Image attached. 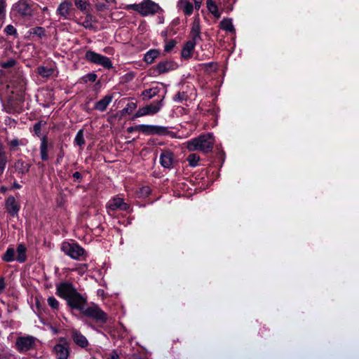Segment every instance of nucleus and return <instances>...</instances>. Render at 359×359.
<instances>
[{"mask_svg":"<svg viewBox=\"0 0 359 359\" xmlns=\"http://www.w3.org/2000/svg\"><path fill=\"white\" fill-rule=\"evenodd\" d=\"M57 293L60 297L67 300L71 307L80 311L83 310L86 300L71 285L67 283L60 285L57 287Z\"/></svg>","mask_w":359,"mask_h":359,"instance_id":"f257e3e1","label":"nucleus"},{"mask_svg":"<svg viewBox=\"0 0 359 359\" xmlns=\"http://www.w3.org/2000/svg\"><path fill=\"white\" fill-rule=\"evenodd\" d=\"M213 145V139L210 135H202L187 143V148L190 151L200 150L203 152L210 151Z\"/></svg>","mask_w":359,"mask_h":359,"instance_id":"f03ea898","label":"nucleus"},{"mask_svg":"<svg viewBox=\"0 0 359 359\" xmlns=\"http://www.w3.org/2000/svg\"><path fill=\"white\" fill-rule=\"evenodd\" d=\"M127 8H132L137 11L142 15H152L158 12L160 10L159 6L151 0H144L140 4L129 5L127 6Z\"/></svg>","mask_w":359,"mask_h":359,"instance_id":"7ed1b4c3","label":"nucleus"},{"mask_svg":"<svg viewBox=\"0 0 359 359\" xmlns=\"http://www.w3.org/2000/svg\"><path fill=\"white\" fill-rule=\"evenodd\" d=\"M62 250L73 259H80L84 255V250L79 245L74 243H63Z\"/></svg>","mask_w":359,"mask_h":359,"instance_id":"20e7f679","label":"nucleus"},{"mask_svg":"<svg viewBox=\"0 0 359 359\" xmlns=\"http://www.w3.org/2000/svg\"><path fill=\"white\" fill-rule=\"evenodd\" d=\"M83 313L87 317L95 319L97 322L104 323L107 320L106 314L101 311L97 306H91L82 311Z\"/></svg>","mask_w":359,"mask_h":359,"instance_id":"39448f33","label":"nucleus"},{"mask_svg":"<svg viewBox=\"0 0 359 359\" xmlns=\"http://www.w3.org/2000/svg\"><path fill=\"white\" fill-rule=\"evenodd\" d=\"M86 57L88 60L100 65L104 67H109L111 66V62L109 58L93 51H88L86 54Z\"/></svg>","mask_w":359,"mask_h":359,"instance_id":"423d86ee","label":"nucleus"},{"mask_svg":"<svg viewBox=\"0 0 359 359\" xmlns=\"http://www.w3.org/2000/svg\"><path fill=\"white\" fill-rule=\"evenodd\" d=\"M161 109V102L152 103L149 105L140 109L135 114V117H140L145 115L154 114Z\"/></svg>","mask_w":359,"mask_h":359,"instance_id":"0eeeda50","label":"nucleus"},{"mask_svg":"<svg viewBox=\"0 0 359 359\" xmlns=\"http://www.w3.org/2000/svg\"><path fill=\"white\" fill-rule=\"evenodd\" d=\"M34 344V339L31 337H20L16 346L20 351H26L30 349Z\"/></svg>","mask_w":359,"mask_h":359,"instance_id":"6e6552de","label":"nucleus"},{"mask_svg":"<svg viewBox=\"0 0 359 359\" xmlns=\"http://www.w3.org/2000/svg\"><path fill=\"white\" fill-rule=\"evenodd\" d=\"M14 10L22 15H29L32 14V8L25 0H21L14 6Z\"/></svg>","mask_w":359,"mask_h":359,"instance_id":"1a4fd4ad","label":"nucleus"},{"mask_svg":"<svg viewBox=\"0 0 359 359\" xmlns=\"http://www.w3.org/2000/svg\"><path fill=\"white\" fill-rule=\"evenodd\" d=\"M107 208L109 211L116 210H126L128 208V205L124 203L122 198H114L109 201Z\"/></svg>","mask_w":359,"mask_h":359,"instance_id":"9d476101","label":"nucleus"},{"mask_svg":"<svg viewBox=\"0 0 359 359\" xmlns=\"http://www.w3.org/2000/svg\"><path fill=\"white\" fill-rule=\"evenodd\" d=\"M196 43V41L194 40H189L188 41L184 48L182 50V57L184 59H189L192 56V53L194 48V46Z\"/></svg>","mask_w":359,"mask_h":359,"instance_id":"9b49d317","label":"nucleus"},{"mask_svg":"<svg viewBox=\"0 0 359 359\" xmlns=\"http://www.w3.org/2000/svg\"><path fill=\"white\" fill-rule=\"evenodd\" d=\"M177 65L175 62L170 61H164L160 62L156 67V71L158 74H163L170 70L175 69Z\"/></svg>","mask_w":359,"mask_h":359,"instance_id":"f8f14e48","label":"nucleus"},{"mask_svg":"<svg viewBox=\"0 0 359 359\" xmlns=\"http://www.w3.org/2000/svg\"><path fill=\"white\" fill-rule=\"evenodd\" d=\"M174 162L173 155L171 152L164 151L161 155V163L165 168H170Z\"/></svg>","mask_w":359,"mask_h":359,"instance_id":"ddd939ff","label":"nucleus"},{"mask_svg":"<svg viewBox=\"0 0 359 359\" xmlns=\"http://www.w3.org/2000/svg\"><path fill=\"white\" fill-rule=\"evenodd\" d=\"M191 39L197 41L200 39V20L198 15H196L194 18V21L191 27Z\"/></svg>","mask_w":359,"mask_h":359,"instance_id":"4468645a","label":"nucleus"},{"mask_svg":"<svg viewBox=\"0 0 359 359\" xmlns=\"http://www.w3.org/2000/svg\"><path fill=\"white\" fill-rule=\"evenodd\" d=\"M55 351L57 359H67L68 357L69 352L64 341L55 346Z\"/></svg>","mask_w":359,"mask_h":359,"instance_id":"2eb2a0df","label":"nucleus"},{"mask_svg":"<svg viewBox=\"0 0 359 359\" xmlns=\"http://www.w3.org/2000/svg\"><path fill=\"white\" fill-rule=\"evenodd\" d=\"M72 7V4L70 2L64 1L59 6L57 12L60 15L67 18L71 14Z\"/></svg>","mask_w":359,"mask_h":359,"instance_id":"dca6fc26","label":"nucleus"},{"mask_svg":"<svg viewBox=\"0 0 359 359\" xmlns=\"http://www.w3.org/2000/svg\"><path fill=\"white\" fill-rule=\"evenodd\" d=\"M6 209L8 212L12 215H15L19 210V205L15 201V198L13 197H9L6 201Z\"/></svg>","mask_w":359,"mask_h":359,"instance_id":"f3484780","label":"nucleus"},{"mask_svg":"<svg viewBox=\"0 0 359 359\" xmlns=\"http://www.w3.org/2000/svg\"><path fill=\"white\" fill-rule=\"evenodd\" d=\"M75 5L77 7V8H79L86 14L90 13L91 11L90 5L86 0H76Z\"/></svg>","mask_w":359,"mask_h":359,"instance_id":"a211bd4d","label":"nucleus"},{"mask_svg":"<svg viewBox=\"0 0 359 359\" xmlns=\"http://www.w3.org/2000/svg\"><path fill=\"white\" fill-rule=\"evenodd\" d=\"M26 251L25 246L22 244H20L17 248L15 259L20 262H23L26 260Z\"/></svg>","mask_w":359,"mask_h":359,"instance_id":"6ab92c4d","label":"nucleus"},{"mask_svg":"<svg viewBox=\"0 0 359 359\" xmlns=\"http://www.w3.org/2000/svg\"><path fill=\"white\" fill-rule=\"evenodd\" d=\"M179 8L186 14L191 15L193 11L192 4L187 0H181L179 2Z\"/></svg>","mask_w":359,"mask_h":359,"instance_id":"aec40b11","label":"nucleus"},{"mask_svg":"<svg viewBox=\"0 0 359 359\" xmlns=\"http://www.w3.org/2000/svg\"><path fill=\"white\" fill-rule=\"evenodd\" d=\"M206 5L208 11L216 18H220L221 13L218 10L217 6L212 0H207Z\"/></svg>","mask_w":359,"mask_h":359,"instance_id":"412c9836","label":"nucleus"},{"mask_svg":"<svg viewBox=\"0 0 359 359\" xmlns=\"http://www.w3.org/2000/svg\"><path fill=\"white\" fill-rule=\"evenodd\" d=\"M111 99L112 97L111 95L105 96L102 100L96 103L95 108L100 111H104L111 101Z\"/></svg>","mask_w":359,"mask_h":359,"instance_id":"4be33fe9","label":"nucleus"},{"mask_svg":"<svg viewBox=\"0 0 359 359\" xmlns=\"http://www.w3.org/2000/svg\"><path fill=\"white\" fill-rule=\"evenodd\" d=\"M73 339L74 341L81 347H86L88 345V341L86 337L79 333L74 332Z\"/></svg>","mask_w":359,"mask_h":359,"instance_id":"5701e85b","label":"nucleus"},{"mask_svg":"<svg viewBox=\"0 0 359 359\" xmlns=\"http://www.w3.org/2000/svg\"><path fill=\"white\" fill-rule=\"evenodd\" d=\"M158 51L156 50H151L144 55V60L147 63L151 64L154 62V59L158 56Z\"/></svg>","mask_w":359,"mask_h":359,"instance_id":"b1692460","label":"nucleus"},{"mask_svg":"<svg viewBox=\"0 0 359 359\" xmlns=\"http://www.w3.org/2000/svg\"><path fill=\"white\" fill-rule=\"evenodd\" d=\"M38 73L43 77H49L54 74L55 70L53 68L40 67L38 68Z\"/></svg>","mask_w":359,"mask_h":359,"instance_id":"393cba45","label":"nucleus"},{"mask_svg":"<svg viewBox=\"0 0 359 359\" xmlns=\"http://www.w3.org/2000/svg\"><path fill=\"white\" fill-rule=\"evenodd\" d=\"M142 130L148 133H162L164 131V128L155 126H142Z\"/></svg>","mask_w":359,"mask_h":359,"instance_id":"a878e982","label":"nucleus"},{"mask_svg":"<svg viewBox=\"0 0 359 359\" xmlns=\"http://www.w3.org/2000/svg\"><path fill=\"white\" fill-rule=\"evenodd\" d=\"M3 259L5 262H12L15 259V251L13 248H8L4 254Z\"/></svg>","mask_w":359,"mask_h":359,"instance_id":"bb28decb","label":"nucleus"},{"mask_svg":"<svg viewBox=\"0 0 359 359\" xmlns=\"http://www.w3.org/2000/svg\"><path fill=\"white\" fill-rule=\"evenodd\" d=\"M95 21V18L90 13L86 14L85 20L83 21V25L86 28H93V23Z\"/></svg>","mask_w":359,"mask_h":359,"instance_id":"cd10ccee","label":"nucleus"},{"mask_svg":"<svg viewBox=\"0 0 359 359\" xmlns=\"http://www.w3.org/2000/svg\"><path fill=\"white\" fill-rule=\"evenodd\" d=\"M221 27L226 31L233 32V27L231 20L224 19L221 22Z\"/></svg>","mask_w":359,"mask_h":359,"instance_id":"c85d7f7f","label":"nucleus"},{"mask_svg":"<svg viewBox=\"0 0 359 359\" xmlns=\"http://www.w3.org/2000/svg\"><path fill=\"white\" fill-rule=\"evenodd\" d=\"M75 142H76V144L79 145V147H81L82 145L84 144L85 141H84L82 130H80L78 132L76 137L75 138Z\"/></svg>","mask_w":359,"mask_h":359,"instance_id":"c756f323","label":"nucleus"},{"mask_svg":"<svg viewBox=\"0 0 359 359\" xmlns=\"http://www.w3.org/2000/svg\"><path fill=\"white\" fill-rule=\"evenodd\" d=\"M198 161H199V156L195 154H192L189 155L188 157V161H189V164L192 166H195L197 164Z\"/></svg>","mask_w":359,"mask_h":359,"instance_id":"7c9ffc66","label":"nucleus"},{"mask_svg":"<svg viewBox=\"0 0 359 359\" xmlns=\"http://www.w3.org/2000/svg\"><path fill=\"white\" fill-rule=\"evenodd\" d=\"M6 157L4 152L0 149V173L3 171L6 164Z\"/></svg>","mask_w":359,"mask_h":359,"instance_id":"2f4dec72","label":"nucleus"},{"mask_svg":"<svg viewBox=\"0 0 359 359\" xmlns=\"http://www.w3.org/2000/svg\"><path fill=\"white\" fill-rule=\"evenodd\" d=\"M46 147V143L43 141L41 147V155L43 160H46L48 158Z\"/></svg>","mask_w":359,"mask_h":359,"instance_id":"473e14b6","label":"nucleus"},{"mask_svg":"<svg viewBox=\"0 0 359 359\" xmlns=\"http://www.w3.org/2000/svg\"><path fill=\"white\" fill-rule=\"evenodd\" d=\"M48 302V304L54 309H57L58 306V302L54 297H49Z\"/></svg>","mask_w":359,"mask_h":359,"instance_id":"72a5a7b5","label":"nucleus"},{"mask_svg":"<svg viewBox=\"0 0 359 359\" xmlns=\"http://www.w3.org/2000/svg\"><path fill=\"white\" fill-rule=\"evenodd\" d=\"M156 93V90L154 89H149L148 90H145L144 92V96L148 98L152 97Z\"/></svg>","mask_w":359,"mask_h":359,"instance_id":"f704fd0d","label":"nucleus"},{"mask_svg":"<svg viewBox=\"0 0 359 359\" xmlns=\"http://www.w3.org/2000/svg\"><path fill=\"white\" fill-rule=\"evenodd\" d=\"M96 75L94 74H90L88 75H87L86 77H84L83 79L84 80L85 82H87L88 81H95L96 80Z\"/></svg>","mask_w":359,"mask_h":359,"instance_id":"c9c22d12","label":"nucleus"},{"mask_svg":"<svg viewBox=\"0 0 359 359\" xmlns=\"http://www.w3.org/2000/svg\"><path fill=\"white\" fill-rule=\"evenodd\" d=\"M175 42L173 41H169L166 43V45L165 46V51L166 52H169L170 51L173 47L175 46Z\"/></svg>","mask_w":359,"mask_h":359,"instance_id":"e433bc0d","label":"nucleus"},{"mask_svg":"<svg viewBox=\"0 0 359 359\" xmlns=\"http://www.w3.org/2000/svg\"><path fill=\"white\" fill-rule=\"evenodd\" d=\"M11 149H15L19 145V141L18 140H12L8 142Z\"/></svg>","mask_w":359,"mask_h":359,"instance_id":"4c0bfd02","label":"nucleus"},{"mask_svg":"<svg viewBox=\"0 0 359 359\" xmlns=\"http://www.w3.org/2000/svg\"><path fill=\"white\" fill-rule=\"evenodd\" d=\"M15 62L13 60H10L7 62L2 63V67L4 68L11 67L14 65Z\"/></svg>","mask_w":359,"mask_h":359,"instance_id":"58836bf2","label":"nucleus"},{"mask_svg":"<svg viewBox=\"0 0 359 359\" xmlns=\"http://www.w3.org/2000/svg\"><path fill=\"white\" fill-rule=\"evenodd\" d=\"M6 32L8 34H14L15 32V29L13 26L11 25H8L6 27Z\"/></svg>","mask_w":359,"mask_h":359,"instance_id":"ea45409f","label":"nucleus"},{"mask_svg":"<svg viewBox=\"0 0 359 359\" xmlns=\"http://www.w3.org/2000/svg\"><path fill=\"white\" fill-rule=\"evenodd\" d=\"M149 191H150V189L149 187H143L142 189H141V193L143 196H147L149 194Z\"/></svg>","mask_w":359,"mask_h":359,"instance_id":"a19ab883","label":"nucleus"},{"mask_svg":"<svg viewBox=\"0 0 359 359\" xmlns=\"http://www.w3.org/2000/svg\"><path fill=\"white\" fill-rule=\"evenodd\" d=\"M194 1L195 8L199 9L201 6V4H202V0H194Z\"/></svg>","mask_w":359,"mask_h":359,"instance_id":"79ce46f5","label":"nucleus"},{"mask_svg":"<svg viewBox=\"0 0 359 359\" xmlns=\"http://www.w3.org/2000/svg\"><path fill=\"white\" fill-rule=\"evenodd\" d=\"M40 128H41V123H36L34 127V131L36 133V134H38L39 130H40Z\"/></svg>","mask_w":359,"mask_h":359,"instance_id":"37998d69","label":"nucleus"},{"mask_svg":"<svg viewBox=\"0 0 359 359\" xmlns=\"http://www.w3.org/2000/svg\"><path fill=\"white\" fill-rule=\"evenodd\" d=\"M4 2L3 0H0V15L2 14L4 10Z\"/></svg>","mask_w":359,"mask_h":359,"instance_id":"c03bdc74","label":"nucleus"},{"mask_svg":"<svg viewBox=\"0 0 359 359\" xmlns=\"http://www.w3.org/2000/svg\"><path fill=\"white\" fill-rule=\"evenodd\" d=\"M4 287H5L4 282L3 279H0V292H2V290L4 289Z\"/></svg>","mask_w":359,"mask_h":359,"instance_id":"a18cd8bd","label":"nucleus"},{"mask_svg":"<svg viewBox=\"0 0 359 359\" xmlns=\"http://www.w3.org/2000/svg\"><path fill=\"white\" fill-rule=\"evenodd\" d=\"M73 177L75 179L79 180L81 177V174L79 172H76L74 173Z\"/></svg>","mask_w":359,"mask_h":359,"instance_id":"49530a36","label":"nucleus"},{"mask_svg":"<svg viewBox=\"0 0 359 359\" xmlns=\"http://www.w3.org/2000/svg\"><path fill=\"white\" fill-rule=\"evenodd\" d=\"M108 359H118V356L116 353H113Z\"/></svg>","mask_w":359,"mask_h":359,"instance_id":"de8ad7c7","label":"nucleus"},{"mask_svg":"<svg viewBox=\"0 0 359 359\" xmlns=\"http://www.w3.org/2000/svg\"><path fill=\"white\" fill-rule=\"evenodd\" d=\"M107 3H111L114 2V0H105Z\"/></svg>","mask_w":359,"mask_h":359,"instance_id":"09e8293b","label":"nucleus"}]
</instances>
